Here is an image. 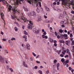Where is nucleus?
<instances>
[{
    "label": "nucleus",
    "mask_w": 74,
    "mask_h": 74,
    "mask_svg": "<svg viewBox=\"0 0 74 74\" xmlns=\"http://www.w3.org/2000/svg\"><path fill=\"white\" fill-rule=\"evenodd\" d=\"M21 19L22 20V21H24V22H27V23H30L31 25H33V22L32 21H31L30 20H27V18H25L24 17L22 16L21 18Z\"/></svg>",
    "instance_id": "obj_4"
},
{
    "label": "nucleus",
    "mask_w": 74,
    "mask_h": 74,
    "mask_svg": "<svg viewBox=\"0 0 74 74\" xmlns=\"http://www.w3.org/2000/svg\"><path fill=\"white\" fill-rule=\"evenodd\" d=\"M62 6L64 8L65 7V10H67L69 8V5H67V0H62Z\"/></svg>",
    "instance_id": "obj_2"
},
{
    "label": "nucleus",
    "mask_w": 74,
    "mask_h": 74,
    "mask_svg": "<svg viewBox=\"0 0 74 74\" xmlns=\"http://www.w3.org/2000/svg\"><path fill=\"white\" fill-rule=\"evenodd\" d=\"M73 36V35H72V34L71 33L70 34V37H71Z\"/></svg>",
    "instance_id": "obj_57"
},
{
    "label": "nucleus",
    "mask_w": 74,
    "mask_h": 74,
    "mask_svg": "<svg viewBox=\"0 0 74 74\" xmlns=\"http://www.w3.org/2000/svg\"><path fill=\"white\" fill-rule=\"evenodd\" d=\"M61 61L62 62V63L64 62V58H62L61 59Z\"/></svg>",
    "instance_id": "obj_24"
},
{
    "label": "nucleus",
    "mask_w": 74,
    "mask_h": 74,
    "mask_svg": "<svg viewBox=\"0 0 74 74\" xmlns=\"http://www.w3.org/2000/svg\"><path fill=\"white\" fill-rule=\"evenodd\" d=\"M54 46H55V47H56L57 46V44L56 43H55L54 44Z\"/></svg>",
    "instance_id": "obj_59"
},
{
    "label": "nucleus",
    "mask_w": 74,
    "mask_h": 74,
    "mask_svg": "<svg viewBox=\"0 0 74 74\" xmlns=\"http://www.w3.org/2000/svg\"><path fill=\"white\" fill-rule=\"evenodd\" d=\"M44 35H45L46 34H47V33H46V32H44V33H43Z\"/></svg>",
    "instance_id": "obj_54"
},
{
    "label": "nucleus",
    "mask_w": 74,
    "mask_h": 74,
    "mask_svg": "<svg viewBox=\"0 0 74 74\" xmlns=\"http://www.w3.org/2000/svg\"><path fill=\"white\" fill-rule=\"evenodd\" d=\"M64 39H65V40H66L67 39H68V37L67 36H65L64 37Z\"/></svg>",
    "instance_id": "obj_41"
},
{
    "label": "nucleus",
    "mask_w": 74,
    "mask_h": 74,
    "mask_svg": "<svg viewBox=\"0 0 74 74\" xmlns=\"http://www.w3.org/2000/svg\"><path fill=\"white\" fill-rule=\"evenodd\" d=\"M60 66V64L59 63H58L57 64V67H59Z\"/></svg>",
    "instance_id": "obj_44"
},
{
    "label": "nucleus",
    "mask_w": 74,
    "mask_h": 74,
    "mask_svg": "<svg viewBox=\"0 0 74 74\" xmlns=\"http://www.w3.org/2000/svg\"><path fill=\"white\" fill-rule=\"evenodd\" d=\"M57 52L58 54H60V51H57Z\"/></svg>",
    "instance_id": "obj_52"
},
{
    "label": "nucleus",
    "mask_w": 74,
    "mask_h": 74,
    "mask_svg": "<svg viewBox=\"0 0 74 74\" xmlns=\"http://www.w3.org/2000/svg\"><path fill=\"white\" fill-rule=\"evenodd\" d=\"M59 42H60V43H64L65 42L64 40H59Z\"/></svg>",
    "instance_id": "obj_22"
},
{
    "label": "nucleus",
    "mask_w": 74,
    "mask_h": 74,
    "mask_svg": "<svg viewBox=\"0 0 74 74\" xmlns=\"http://www.w3.org/2000/svg\"><path fill=\"white\" fill-rule=\"evenodd\" d=\"M14 30L16 31L17 32V31H18V28H16V27H14Z\"/></svg>",
    "instance_id": "obj_28"
},
{
    "label": "nucleus",
    "mask_w": 74,
    "mask_h": 74,
    "mask_svg": "<svg viewBox=\"0 0 74 74\" xmlns=\"http://www.w3.org/2000/svg\"><path fill=\"white\" fill-rule=\"evenodd\" d=\"M12 18L13 19H14L15 18V17L14 16H12Z\"/></svg>",
    "instance_id": "obj_36"
},
{
    "label": "nucleus",
    "mask_w": 74,
    "mask_h": 74,
    "mask_svg": "<svg viewBox=\"0 0 74 74\" xmlns=\"http://www.w3.org/2000/svg\"><path fill=\"white\" fill-rule=\"evenodd\" d=\"M62 53L63 55H65V52L64 51H62Z\"/></svg>",
    "instance_id": "obj_46"
},
{
    "label": "nucleus",
    "mask_w": 74,
    "mask_h": 74,
    "mask_svg": "<svg viewBox=\"0 0 74 74\" xmlns=\"http://www.w3.org/2000/svg\"><path fill=\"white\" fill-rule=\"evenodd\" d=\"M67 63H66V62H64V66H66V64H67Z\"/></svg>",
    "instance_id": "obj_48"
},
{
    "label": "nucleus",
    "mask_w": 74,
    "mask_h": 74,
    "mask_svg": "<svg viewBox=\"0 0 74 74\" xmlns=\"http://www.w3.org/2000/svg\"><path fill=\"white\" fill-rule=\"evenodd\" d=\"M5 52L7 53H8V51H7V50H5Z\"/></svg>",
    "instance_id": "obj_50"
},
{
    "label": "nucleus",
    "mask_w": 74,
    "mask_h": 74,
    "mask_svg": "<svg viewBox=\"0 0 74 74\" xmlns=\"http://www.w3.org/2000/svg\"><path fill=\"white\" fill-rule=\"evenodd\" d=\"M2 41H7V39L3 38L2 39Z\"/></svg>",
    "instance_id": "obj_37"
},
{
    "label": "nucleus",
    "mask_w": 74,
    "mask_h": 74,
    "mask_svg": "<svg viewBox=\"0 0 74 74\" xmlns=\"http://www.w3.org/2000/svg\"><path fill=\"white\" fill-rule=\"evenodd\" d=\"M66 53H69V51H70V50H69V49H66Z\"/></svg>",
    "instance_id": "obj_31"
},
{
    "label": "nucleus",
    "mask_w": 74,
    "mask_h": 74,
    "mask_svg": "<svg viewBox=\"0 0 74 74\" xmlns=\"http://www.w3.org/2000/svg\"><path fill=\"white\" fill-rule=\"evenodd\" d=\"M57 37L58 38H60V36H59V35L57 36Z\"/></svg>",
    "instance_id": "obj_56"
},
{
    "label": "nucleus",
    "mask_w": 74,
    "mask_h": 74,
    "mask_svg": "<svg viewBox=\"0 0 74 74\" xmlns=\"http://www.w3.org/2000/svg\"><path fill=\"white\" fill-rule=\"evenodd\" d=\"M34 69H37V66H35Z\"/></svg>",
    "instance_id": "obj_58"
},
{
    "label": "nucleus",
    "mask_w": 74,
    "mask_h": 74,
    "mask_svg": "<svg viewBox=\"0 0 74 74\" xmlns=\"http://www.w3.org/2000/svg\"><path fill=\"white\" fill-rule=\"evenodd\" d=\"M16 19H17V20L18 21H20V22H21L20 19L18 18H16Z\"/></svg>",
    "instance_id": "obj_60"
},
{
    "label": "nucleus",
    "mask_w": 74,
    "mask_h": 74,
    "mask_svg": "<svg viewBox=\"0 0 74 74\" xmlns=\"http://www.w3.org/2000/svg\"><path fill=\"white\" fill-rule=\"evenodd\" d=\"M53 4H54V5H56V3L55 2H54L53 3Z\"/></svg>",
    "instance_id": "obj_62"
},
{
    "label": "nucleus",
    "mask_w": 74,
    "mask_h": 74,
    "mask_svg": "<svg viewBox=\"0 0 74 74\" xmlns=\"http://www.w3.org/2000/svg\"><path fill=\"white\" fill-rule=\"evenodd\" d=\"M33 31L35 33H36V34H38V33H40V30L36 28H34L33 29Z\"/></svg>",
    "instance_id": "obj_6"
},
{
    "label": "nucleus",
    "mask_w": 74,
    "mask_h": 74,
    "mask_svg": "<svg viewBox=\"0 0 74 74\" xmlns=\"http://www.w3.org/2000/svg\"><path fill=\"white\" fill-rule=\"evenodd\" d=\"M24 34L25 35H27V32L26 31H24Z\"/></svg>",
    "instance_id": "obj_25"
},
{
    "label": "nucleus",
    "mask_w": 74,
    "mask_h": 74,
    "mask_svg": "<svg viewBox=\"0 0 74 74\" xmlns=\"http://www.w3.org/2000/svg\"><path fill=\"white\" fill-rule=\"evenodd\" d=\"M42 37L43 38H45L46 39H47L48 38V36H44V35H42Z\"/></svg>",
    "instance_id": "obj_15"
},
{
    "label": "nucleus",
    "mask_w": 74,
    "mask_h": 74,
    "mask_svg": "<svg viewBox=\"0 0 74 74\" xmlns=\"http://www.w3.org/2000/svg\"><path fill=\"white\" fill-rule=\"evenodd\" d=\"M4 58L1 57V56H0V62L1 63H4Z\"/></svg>",
    "instance_id": "obj_7"
},
{
    "label": "nucleus",
    "mask_w": 74,
    "mask_h": 74,
    "mask_svg": "<svg viewBox=\"0 0 74 74\" xmlns=\"http://www.w3.org/2000/svg\"><path fill=\"white\" fill-rule=\"evenodd\" d=\"M60 56H61V57H63V56H64V55H63L62 54H61L60 55Z\"/></svg>",
    "instance_id": "obj_45"
},
{
    "label": "nucleus",
    "mask_w": 74,
    "mask_h": 74,
    "mask_svg": "<svg viewBox=\"0 0 74 74\" xmlns=\"http://www.w3.org/2000/svg\"><path fill=\"white\" fill-rule=\"evenodd\" d=\"M65 58H68L69 57V55H66V56H64Z\"/></svg>",
    "instance_id": "obj_49"
},
{
    "label": "nucleus",
    "mask_w": 74,
    "mask_h": 74,
    "mask_svg": "<svg viewBox=\"0 0 74 74\" xmlns=\"http://www.w3.org/2000/svg\"><path fill=\"white\" fill-rule=\"evenodd\" d=\"M27 1L28 2V3H31V1L30 0H27Z\"/></svg>",
    "instance_id": "obj_40"
},
{
    "label": "nucleus",
    "mask_w": 74,
    "mask_h": 74,
    "mask_svg": "<svg viewBox=\"0 0 74 74\" xmlns=\"http://www.w3.org/2000/svg\"><path fill=\"white\" fill-rule=\"evenodd\" d=\"M69 62V60H66L65 62L67 64Z\"/></svg>",
    "instance_id": "obj_42"
},
{
    "label": "nucleus",
    "mask_w": 74,
    "mask_h": 74,
    "mask_svg": "<svg viewBox=\"0 0 74 74\" xmlns=\"http://www.w3.org/2000/svg\"><path fill=\"white\" fill-rule=\"evenodd\" d=\"M62 51H64V48L62 47Z\"/></svg>",
    "instance_id": "obj_63"
},
{
    "label": "nucleus",
    "mask_w": 74,
    "mask_h": 74,
    "mask_svg": "<svg viewBox=\"0 0 74 74\" xmlns=\"http://www.w3.org/2000/svg\"><path fill=\"white\" fill-rule=\"evenodd\" d=\"M30 14L32 16H36V13H35V12L34 11L31 12L30 13Z\"/></svg>",
    "instance_id": "obj_8"
},
{
    "label": "nucleus",
    "mask_w": 74,
    "mask_h": 74,
    "mask_svg": "<svg viewBox=\"0 0 74 74\" xmlns=\"http://www.w3.org/2000/svg\"><path fill=\"white\" fill-rule=\"evenodd\" d=\"M74 69H72V70H71V72H72V73L73 72V71H74Z\"/></svg>",
    "instance_id": "obj_64"
},
{
    "label": "nucleus",
    "mask_w": 74,
    "mask_h": 74,
    "mask_svg": "<svg viewBox=\"0 0 74 74\" xmlns=\"http://www.w3.org/2000/svg\"><path fill=\"white\" fill-rule=\"evenodd\" d=\"M27 27L28 28V29H32V25H30V24H28Z\"/></svg>",
    "instance_id": "obj_11"
},
{
    "label": "nucleus",
    "mask_w": 74,
    "mask_h": 74,
    "mask_svg": "<svg viewBox=\"0 0 74 74\" xmlns=\"http://www.w3.org/2000/svg\"><path fill=\"white\" fill-rule=\"evenodd\" d=\"M71 45H74V40L72 41V43L71 44Z\"/></svg>",
    "instance_id": "obj_26"
},
{
    "label": "nucleus",
    "mask_w": 74,
    "mask_h": 74,
    "mask_svg": "<svg viewBox=\"0 0 74 74\" xmlns=\"http://www.w3.org/2000/svg\"><path fill=\"white\" fill-rule=\"evenodd\" d=\"M73 10H72L71 12V14H74V6L73 7Z\"/></svg>",
    "instance_id": "obj_20"
},
{
    "label": "nucleus",
    "mask_w": 74,
    "mask_h": 74,
    "mask_svg": "<svg viewBox=\"0 0 74 74\" xmlns=\"http://www.w3.org/2000/svg\"><path fill=\"white\" fill-rule=\"evenodd\" d=\"M70 44V40H68L66 41V45H69V44Z\"/></svg>",
    "instance_id": "obj_12"
},
{
    "label": "nucleus",
    "mask_w": 74,
    "mask_h": 74,
    "mask_svg": "<svg viewBox=\"0 0 74 74\" xmlns=\"http://www.w3.org/2000/svg\"><path fill=\"white\" fill-rule=\"evenodd\" d=\"M36 11L37 12H40V10L38 9V8H37L36 9Z\"/></svg>",
    "instance_id": "obj_34"
},
{
    "label": "nucleus",
    "mask_w": 74,
    "mask_h": 74,
    "mask_svg": "<svg viewBox=\"0 0 74 74\" xmlns=\"http://www.w3.org/2000/svg\"><path fill=\"white\" fill-rule=\"evenodd\" d=\"M49 41H50L52 43L53 42V40L51 38H49Z\"/></svg>",
    "instance_id": "obj_13"
},
{
    "label": "nucleus",
    "mask_w": 74,
    "mask_h": 74,
    "mask_svg": "<svg viewBox=\"0 0 74 74\" xmlns=\"http://www.w3.org/2000/svg\"><path fill=\"white\" fill-rule=\"evenodd\" d=\"M49 71L48 70H47V71H46V73L47 74H49Z\"/></svg>",
    "instance_id": "obj_32"
},
{
    "label": "nucleus",
    "mask_w": 74,
    "mask_h": 74,
    "mask_svg": "<svg viewBox=\"0 0 74 74\" xmlns=\"http://www.w3.org/2000/svg\"><path fill=\"white\" fill-rule=\"evenodd\" d=\"M25 11H26V12L28 11V9L27 8H25Z\"/></svg>",
    "instance_id": "obj_29"
},
{
    "label": "nucleus",
    "mask_w": 74,
    "mask_h": 74,
    "mask_svg": "<svg viewBox=\"0 0 74 74\" xmlns=\"http://www.w3.org/2000/svg\"><path fill=\"white\" fill-rule=\"evenodd\" d=\"M59 32L60 33H62L64 32V30H63L61 29H59Z\"/></svg>",
    "instance_id": "obj_17"
},
{
    "label": "nucleus",
    "mask_w": 74,
    "mask_h": 74,
    "mask_svg": "<svg viewBox=\"0 0 74 74\" xmlns=\"http://www.w3.org/2000/svg\"><path fill=\"white\" fill-rule=\"evenodd\" d=\"M14 23H15V24H16V25H18V23L16 22V21L14 22Z\"/></svg>",
    "instance_id": "obj_47"
},
{
    "label": "nucleus",
    "mask_w": 74,
    "mask_h": 74,
    "mask_svg": "<svg viewBox=\"0 0 74 74\" xmlns=\"http://www.w3.org/2000/svg\"><path fill=\"white\" fill-rule=\"evenodd\" d=\"M36 62L37 63H40V61H36Z\"/></svg>",
    "instance_id": "obj_51"
},
{
    "label": "nucleus",
    "mask_w": 74,
    "mask_h": 74,
    "mask_svg": "<svg viewBox=\"0 0 74 74\" xmlns=\"http://www.w3.org/2000/svg\"><path fill=\"white\" fill-rule=\"evenodd\" d=\"M38 72L39 73H40V74H42V71L40 70H39L38 71Z\"/></svg>",
    "instance_id": "obj_30"
},
{
    "label": "nucleus",
    "mask_w": 74,
    "mask_h": 74,
    "mask_svg": "<svg viewBox=\"0 0 74 74\" xmlns=\"http://www.w3.org/2000/svg\"><path fill=\"white\" fill-rule=\"evenodd\" d=\"M45 9H46L47 11H50L49 8L47 7V6L45 7Z\"/></svg>",
    "instance_id": "obj_18"
},
{
    "label": "nucleus",
    "mask_w": 74,
    "mask_h": 74,
    "mask_svg": "<svg viewBox=\"0 0 74 74\" xmlns=\"http://www.w3.org/2000/svg\"><path fill=\"white\" fill-rule=\"evenodd\" d=\"M54 62L55 63H56V62H57V60H54Z\"/></svg>",
    "instance_id": "obj_43"
},
{
    "label": "nucleus",
    "mask_w": 74,
    "mask_h": 74,
    "mask_svg": "<svg viewBox=\"0 0 74 74\" xmlns=\"http://www.w3.org/2000/svg\"><path fill=\"white\" fill-rule=\"evenodd\" d=\"M62 36H64V37H67V34H64V35H62Z\"/></svg>",
    "instance_id": "obj_23"
},
{
    "label": "nucleus",
    "mask_w": 74,
    "mask_h": 74,
    "mask_svg": "<svg viewBox=\"0 0 74 74\" xmlns=\"http://www.w3.org/2000/svg\"><path fill=\"white\" fill-rule=\"evenodd\" d=\"M32 54L34 56H36V54H35L34 52H32Z\"/></svg>",
    "instance_id": "obj_33"
},
{
    "label": "nucleus",
    "mask_w": 74,
    "mask_h": 74,
    "mask_svg": "<svg viewBox=\"0 0 74 74\" xmlns=\"http://www.w3.org/2000/svg\"><path fill=\"white\" fill-rule=\"evenodd\" d=\"M55 34L56 36H58V33H57V32H55Z\"/></svg>",
    "instance_id": "obj_39"
},
{
    "label": "nucleus",
    "mask_w": 74,
    "mask_h": 74,
    "mask_svg": "<svg viewBox=\"0 0 74 74\" xmlns=\"http://www.w3.org/2000/svg\"><path fill=\"white\" fill-rule=\"evenodd\" d=\"M21 1H22V0H16V2L15 3L16 4L15 6L18 7V6H19V4L18 3H20Z\"/></svg>",
    "instance_id": "obj_5"
},
{
    "label": "nucleus",
    "mask_w": 74,
    "mask_h": 74,
    "mask_svg": "<svg viewBox=\"0 0 74 74\" xmlns=\"http://www.w3.org/2000/svg\"><path fill=\"white\" fill-rule=\"evenodd\" d=\"M11 40L12 41H13V40H15V38H13L11 39Z\"/></svg>",
    "instance_id": "obj_35"
},
{
    "label": "nucleus",
    "mask_w": 74,
    "mask_h": 74,
    "mask_svg": "<svg viewBox=\"0 0 74 74\" xmlns=\"http://www.w3.org/2000/svg\"><path fill=\"white\" fill-rule=\"evenodd\" d=\"M32 1H33L35 2L34 5L35 7H37L39 5L41 7V2L42 1L41 0H32Z\"/></svg>",
    "instance_id": "obj_3"
},
{
    "label": "nucleus",
    "mask_w": 74,
    "mask_h": 74,
    "mask_svg": "<svg viewBox=\"0 0 74 74\" xmlns=\"http://www.w3.org/2000/svg\"><path fill=\"white\" fill-rule=\"evenodd\" d=\"M72 30L73 31H74V27H72Z\"/></svg>",
    "instance_id": "obj_53"
},
{
    "label": "nucleus",
    "mask_w": 74,
    "mask_h": 74,
    "mask_svg": "<svg viewBox=\"0 0 74 74\" xmlns=\"http://www.w3.org/2000/svg\"><path fill=\"white\" fill-rule=\"evenodd\" d=\"M5 0H0V2H1L3 3V5L6 6V8L8 9V11L11 13L13 14L14 15L16 13H19V10L18 9H15V8H12V7L9 4L7 1H5Z\"/></svg>",
    "instance_id": "obj_1"
},
{
    "label": "nucleus",
    "mask_w": 74,
    "mask_h": 74,
    "mask_svg": "<svg viewBox=\"0 0 74 74\" xmlns=\"http://www.w3.org/2000/svg\"><path fill=\"white\" fill-rule=\"evenodd\" d=\"M71 5H73V7H74V3H71Z\"/></svg>",
    "instance_id": "obj_55"
},
{
    "label": "nucleus",
    "mask_w": 74,
    "mask_h": 74,
    "mask_svg": "<svg viewBox=\"0 0 74 74\" xmlns=\"http://www.w3.org/2000/svg\"><path fill=\"white\" fill-rule=\"evenodd\" d=\"M9 70H10L11 72H13L14 70L12 69L11 68H9Z\"/></svg>",
    "instance_id": "obj_27"
},
{
    "label": "nucleus",
    "mask_w": 74,
    "mask_h": 74,
    "mask_svg": "<svg viewBox=\"0 0 74 74\" xmlns=\"http://www.w3.org/2000/svg\"><path fill=\"white\" fill-rule=\"evenodd\" d=\"M23 64L24 66H25V67H26L27 68V67H28L27 65V64H26V63H25V61H24L23 62Z\"/></svg>",
    "instance_id": "obj_14"
},
{
    "label": "nucleus",
    "mask_w": 74,
    "mask_h": 74,
    "mask_svg": "<svg viewBox=\"0 0 74 74\" xmlns=\"http://www.w3.org/2000/svg\"><path fill=\"white\" fill-rule=\"evenodd\" d=\"M38 21H41V16H38Z\"/></svg>",
    "instance_id": "obj_21"
},
{
    "label": "nucleus",
    "mask_w": 74,
    "mask_h": 74,
    "mask_svg": "<svg viewBox=\"0 0 74 74\" xmlns=\"http://www.w3.org/2000/svg\"><path fill=\"white\" fill-rule=\"evenodd\" d=\"M30 45L29 44H27L26 45V48L27 49H28V50H30Z\"/></svg>",
    "instance_id": "obj_10"
},
{
    "label": "nucleus",
    "mask_w": 74,
    "mask_h": 74,
    "mask_svg": "<svg viewBox=\"0 0 74 74\" xmlns=\"http://www.w3.org/2000/svg\"><path fill=\"white\" fill-rule=\"evenodd\" d=\"M60 16L61 17H63L64 16V15H63V14H60Z\"/></svg>",
    "instance_id": "obj_38"
},
{
    "label": "nucleus",
    "mask_w": 74,
    "mask_h": 74,
    "mask_svg": "<svg viewBox=\"0 0 74 74\" xmlns=\"http://www.w3.org/2000/svg\"><path fill=\"white\" fill-rule=\"evenodd\" d=\"M23 38H25V41H27V36H24Z\"/></svg>",
    "instance_id": "obj_19"
},
{
    "label": "nucleus",
    "mask_w": 74,
    "mask_h": 74,
    "mask_svg": "<svg viewBox=\"0 0 74 74\" xmlns=\"http://www.w3.org/2000/svg\"><path fill=\"white\" fill-rule=\"evenodd\" d=\"M0 14H1V18H2V19H4V14H3V13L2 12H0Z\"/></svg>",
    "instance_id": "obj_9"
},
{
    "label": "nucleus",
    "mask_w": 74,
    "mask_h": 74,
    "mask_svg": "<svg viewBox=\"0 0 74 74\" xmlns=\"http://www.w3.org/2000/svg\"><path fill=\"white\" fill-rule=\"evenodd\" d=\"M69 69L70 70H71L72 69H71V67H69Z\"/></svg>",
    "instance_id": "obj_61"
},
{
    "label": "nucleus",
    "mask_w": 74,
    "mask_h": 74,
    "mask_svg": "<svg viewBox=\"0 0 74 74\" xmlns=\"http://www.w3.org/2000/svg\"><path fill=\"white\" fill-rule=\"evenodd\" d=\"M18 3H19V4H22V3H25V1H23L22 0V1H21V2H18Z\"/></svg>",
    "instance_id": "obj_16"
}]
</instances>
